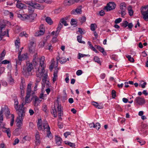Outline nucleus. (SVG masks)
Returning a JSON list of instances; mask_svg holds the SVG:
<instances>
[{"mask_svg":"<svg viewBox=\"0 0 148 148\" xmlns=\"http://www.w3.org/2000/svg\"><path fill=\"white\" fill-rule=\"evenodd\" d=\"M38 60V61H40V65L39 67L38 68L36 72V76L40 78H41L42 76L43 77L42 81H43V83H42V86L43 84H45V85L46 84V85H48L49 81H47V72L45 73V71L44 70V63L45 57L43 56L40 59H38L37 58H36L35 56L34 58V60L36 64H37V62Z\"/></svg>","mask_w":148,"mask_h":148,"instance_id":"f257e3e1","label":"nucleus"},{"mask_svg":"<svg viewBox=\"0 0 148 148\" xmlns=\"http://www.w3.org/2000/svg\"><path fill=\"white\" fill-rule=\"evenodd\" d=\"M34 71L32 64L31 63H27L26 66L23 67L22 73L25 76L32 75V71Z\"/></svg>","mask_w":148,"mask_h":148,"instance_id":"f03ea898","label":"nucleus"},{"mask_svg":"<svg viewBox=\"0 0 148 148\" xmlns=\"http://www.w3.org/2000/svg\"><path fill=\"white\" fill-rule=\"evenodd\" d=\"M57 104H55V109L53 110V114L54 115V117H56L57 116V113H58V116H62L63 115V111L62 107H61L60 104H59L58 103V100H57Z\"/></svg>","mask_w":148,"mask_h":148,"instance_id":"7ed1b4c3","label":"nucleus"},{"mask_svg":"<svg viewBox=\"0 0 148 148\" xmlns=\"http://www.w3.org/2000/svg\"><path fill=\"white\" fill-rule=\"evenodd\" d=\"M24 104L22 103L19 105V109L16 110V112L18 114L17 118L23 119L25 114V111L24 107Z\"/></svg>","mask_w":148,"mask_h":148,"instance_id":"20e7f679","label":"nucleus"},{"mask_svg":"<svg viewBox=\"0 0 148 148\" xmlns=\"http://www.w3.org/2000/svg\"><path fill=\"white\" fill-rule=\"evenodd\" d=\"M44 130L46 129L47 136L50 138H52L51 133L50 131V127L48 125L46 121H45L43 123Z\"/></svg>","mask_w":148,"mask_h":148,"instance_id":"39448f33","label":"nucleus"},{"mask_svg":"<svg viewBox=\"0 0 148 148\" xmlns=\"http://www.w3.org/2000/svg\"><path fill=\"white\" fill-rule=\"evenodd\" d=\"M116 5V4L114 2H110L107 4V5L104 7L103 9L106 11L112 10L115 8Z\"/></svg>","mask_w":148,"mask_h":148,"instance_id":"423d86ee","label":"nucleus"},{"mask_svg":"<svg viewBox=\"0 0 148 148\" xmlns=\"http://www.w3.org/2000/svg\"><path fill=\"white\" fill-rule=\"evenodd\" d=\"M38 5H38V6H37V8L34 7L33 6H28V10L29 13L30 14H33V12H34L35 8L38 9L40 10H43L44 8V7L43 5H40L38 3Z\"/></svg>","mask_w":148,"mask_h":148,"instance_id":"0eeeda50","label":"nucleus"},{"mask_svg":"<svg viewBox=\"0 0 148 148\" xmlns=\"http://www.w3.org/2000/svg\"><path fill=\"white\" fill-rule=\"evenodd\" d=\"M135 103L138 105L142 106L145 103V100L144 99L138 97L136 98L134 100Z\"/></svg>","mask_w":148,"mask_h":148,"instance_id":"6e6552de","label":"nucleus"},{"mask_svg":"<svg viewBox=\"0 0 148 148\" xmlns=\"http://www.w3.org/2000/svg\"><path fill=\"white\" fill-rule=\"evenodd\" d=\"M36 46L34 42H31L29 46V51L30 52L33 53L34 52Z\"/></svg>","mask_w":148,"mask_h":148,"instance_id":"1a4fd4ad","label":"nucleus"},{"mask_svg":"<svg viewBox=\"0 0 148 148\" xmlns=\"http://www.w3.org/2000/svg\"><path fill=\"white\" fill-rule=\"evenodd\" d=\"M58 65L57 64V66H56L54 70L53 73V83H54L55 81L56 80L57 76H58V70L59 69L57 67Z\"/></svg>","mask_w":148,"mask_h":148,"instance_id":"9d476101","label":"nucleus"},{"mask_svg":"<svg viewBox=\"0 0 148 148\" xmlns=\"http://www.w3.org/2000/svg\"><path fill=\"white\" fill-rule=\"evenodd\" d=\"M82 9L80 7L77 8L73 10L71 12L72 14L75 15L76 14H81Z\"/></svg>","mask_w":148,"mask_h":148,"instance_id":"9b49d317","label":"nucleus"},{"mask_svg":"<svg viewBox=\"0 0 148 148\" xmlns=\"http://www.w3.org/2000/svg\"><path fill=\"white\" fill-rule=\"evenodd\" d=\"M56 60L57 64L58 63V61H59L62 64H64L66 62V58L64 57L60 58L59 56L57 57Z\"/></svg>","mask_w":148,"mask_h":148,"instance_id":"f8f14e48","label":"nucleus"},{"mask_svg":"<svg viewBox=\"0 0 148 148\" xmlns=\"http://www.w3.org/2000/svg\"><path fill=\"white\" fill-rule=\"evenodd\" d=\"M46 121V120H45L43 122H44V121ZM42 120L41 119H38V121L37 122V126L38 128V129L40 130H44V127L43 128L42 127Z\"/></svg>","mask_w":148,"mask_h":148,"instance_id":"ddd939ff","label":"nucleus"},{"mask_svg":"<svg viewBox=\"0 0 148 148\" xmlns=\"http://www.w3.org/2000/svg\"><path fill=\"white\" fill-rule=\"evenodd\" d=\"M35 143L36 145H38L40 143V136L39 133L37 131L36 132L35 136Z\"/></svg>","mask_w":148,"mask_h":148,"instance_id":"4468645a","label":"nucleus"},{"mask_svg":"<svg viewBox=\"0 0 148 148\" xmlns=\"http://www.w3.org/2000/svg\"><path fill=\"white\" fill-rule=\"evenodd\" d=\"M37 16V14L36 13H33L32 14H29L28 15V18H27V21L30 22H32L33 20H34L35 18Z\"/></svg>","mask_w":148,"mask_h":148,"instance_id":"2eb2a0df","label":"nucleus"},{"mask_svg":"<svg viewBox=\"0 0 148 148\" xmlns=\"http://www.w3.org/2000/svg\"><path fill=\"white\" fill-rule=\"evenodd\" d=\"M17 14V16L20 18L22 20H27V18H28V15L27 14L22 15L20 14Z\"/></svg>","mask_w":148,"mask_h":148,"instance_id":"dca6fc26","label":"nucleus"},{"mask_svg":"<svg viewBox=\"0 0 148 148\" xmlns=\"http://www.w3.org/2000/svg\"><path fill=\"white\" fill-rule=\"evenodd\" d=\"M45 31L44 29L42 28L41 29L36 32L35 34V36H39L42 35L44 33Z\"/></svg>","mask_w":148,"mask_h":148,"instance_id":"f3484780","label":"nucleus"},{"mask_svg":"<svg viewBox=\"0 0 148 148\" xmlns=\"http://www.w3.org/2000/svg\"><path fill=\"white\" fill-rule=\"evenodd\" d=\"M23 119L17 118L16 120V126L19 128H21V126L22 125V121Z\"/></svg>","mask_w":148,"mask_h":148,"instance_id":"a211bd4d","label":"nucleus"},{"mask_svg":"<svg viewBox=\"0 0 148 148\" xmlns=\"http://www.w3.org/2000/svg\"><path fill=\"white\" fill-rule=\"evenodd\" d=\"M74 2H75L74 0H66L64 4L65 5L69 6L73 4Z\"/></svg>","mask_w":148,"mask_h":148,"instance_id":"6ab92c4d","label":"nucleus"},{"mask_svg":"<svg viewBox=\"0 0 148 148\" xmlns=\"http://www.w3.org/2000/svg\"><path fill=\"white\" fill-rule=\"evenodd\" d=\"M3 112H5V115L7 117L10 114V112L7 106H5L4 108H3Z\"/></svg>","mask_w":148,"mask_h":148,"instance_id":"aec40b11","label":"nucleus"},{"mask_svg":"<svg viewBox=\"0 0 148 148\" xmlns=\"http://www.w3.org/2000/svg\"><path fill=\"white\" fill-rule=\"evenodd\" d=\"M2 131L7 133L8 137L10 138L11 136L10 131L9 128H7L5 127H4L2 130Z\"/></svg>","mask_w":148,"mask_h":148,"instance_id":"412c9836","label":"nucleus"},{"mask_svg":"<svg viewBox=\"0 0 148 148\" xmlns=\"http://www.w3.org/2000/svg\"><path fill=\"white\" fill-rule=\"evenodd\" d=\"M8 31V29L7 30V33L5 31L4 32H3L2 31H0V40H2L3 36L6 35V34H7V36H9Z\"/></svg>","mask_w":148,"mask_h":148,"instance_id":"4be33fe9","label":"nucleus"},{"mask_svg":"<svg viewBox=\"0 0 148 148\" xmlns=\"http://www.w3.org/2000/svg\"><path fill=\"white\" fill-rule=\"evenodd\" d=\"M97 49L100 51L102 53L103 55L105 56L106 55V53L105 52L104 49L103 48L101 47L100 46H97L95 45V46Z\"/></svg>","mask_w":148,"mask_h":148,"instance_id":"5701e85b","label":"nucleus"},{"mask_svg":"<svg viewBox=\"0 0 148 148\" xmlns=\"http://www.w3.org/2000/svg\"><path fill=\"white\" fill-rule=\"evenodd\" d=\"M34 98V100L33 101V105L35 107H37L40 103V101H38V98L37 97L35 96Z\"/></svg>","mask_w":148,"mask_h":148,"instance_id":"b1692460","label":"nucleus"},{"mask_svg":"<svg viewBox=\"0 0 148 148\" xmlns=\"http://www.w3.org/2000/svg\"><path fill=\"white\" fill-rule=\"evenodd\" d=\"M16 6L18 8L20 9H25L26 7L25 4L21 3H18L16 4Z\"/></svg>","mask_w":148,"mask_h":148,"instance_id":"393cba45","label":"nucleus"},{"mask_svg":"<svg viewBox=\"0 0 148 148\" xmlns=\"http://www.w3.org/2000/svg\"><path fill=\"white\" fill-rule=\"evenodd\" d=\"M27 53H25L22 54L21 56L20 57L18 56V59H20L22 60H25L27 59Z\"/></svg>","mask_w":148,"mask_h":148,"instance_id":"a878e982","label":"nucleus"},{"mask_svg":"<svg viewBox=\"0 0 148 148\" xmlns=\"http://www.w3.org/2000/svg\"><path fill=\"white\" fill-rule=\"evenodd\" d=\"M126 4L124 2L120 4V8L121 10H126Z\"/></svg>","mask_w":148,"mask_h":148,"instance_id":"bb28decb","label":"nucleus"},{"mask_svg":"<svg viewBox=\"0 0 148 148\" xmlns=\"http://www.w3.org/2000/svg\"><path fill=\"white\" fill-rule=\"evenodd\" d=\"M32 84H29L27 88V95H30V93H31V86Z\"/></svg>","mask_w":148,"mask_h":148,"instance_id":"cd10ccee","label":"nucleus"},{"mask_svg":"<svg viewBox=\"0 0 148 148\" xmlns=\"http://www.w3.org/2000/svg\"><path fill=\"white\" fill-rule=\"evenodd\" d=\"M26 3L29 6H33L34 7H37V5H38V3H33L32 1H27Z\"/></svg>","mask_w":148,"mask_h":148,"instance_id":"c85d7f7f","label":"nucleus"},{"mask_svg":"<svg viewBox=\"0 0 148 148\" xmlns=\"http://www.w3.org/2000/svg\"><path fill=\"white\" fill-rule=\"evenodd\" d=\"M127 10L129 15L130 16H132L134 13V11L132 10V6L130 5L128 6L127 8Z\"/></svg>","mask_w":148,"mask_h":148,"instance_id":"c756f323","label":"nucleus"},{"mask_svg":"<svg viewBox=\"0 0 148 148\" xmlns=\"http://www.w3.org/2000/svg\"><path fill=\"white\" fill-rule=\"evenodd\" d=\"M56 143L57 145H60L62 143V139L60 137H57L55 138Z\"/></svg>","mask_w":148,"mask_h":148,"instance_id":"7c9ffc66","label":"nucleus"},{"mask_svg":"<svg viewBox=\"0 0 148 148\" xmlns=\"http://www.w3.org/2000/svg\"><path fill=\"white\" fill-rule=\"evenodd\" d=\"M3 112V108H2L0 112V123H2L3 121L2 114Z\"/></svg>","mask_w":148,"mask_h":148,"instance_id":"2f4dec72","label":"nucleus"},{"mask_svg":"<svg viewBox=\"0 0 148 148\" xmlns=\"http://www.w3.org/2000/svg\"><path fill=\"white\" fill-rule=\"evenodd\" d=\"M46 21L50 25H51L53 23V21L51 18L49 17H47L45 18Z\"/></svg>","mask_w":148,"mask_h":148,"instance_id":"473e14b6","label":"nucleus"},{"mask_svg":"<svg viewBox=\"0 0 148 148\" xmlns=\"http://www.w3.org/2000/svg\"><path fill=\"white\" fill-rule=\"evenodd\" d=\"M66 18V19H65L64 18H62L60 19V23L63 24L65 26H66L68 25V24L66 23V20L67 19V18Z\"/></svg>","mask_w":148,"mask_h":148,"instance_id":"72a5a7b5","label":"nucleus"},{"mask_svg":"<svg viewBox=\"0 0 148 148\" xmlns=\"http://www.w3.org/2000/svg\"><path fill=\"white\" fill-rule=\"evenodd\" d=\"M82 38V36L81 35H79L77 36V40L80 43L85 44V42L84 41L81 40Z\"/></svg>","mask_w":148,"mask_h":148,"instance_id":"f704fd0d","label":"nucleus"},{"mask_svg":"<svg viewBox=\"0 0 148 148\" xmlns=\"http://www.w3.org/2000/svg\"><path fill=\"white\" fill-rule=\"evenodd\" d=\"M62 26L63 25L62 24L60 23L59 22L57 28V30L56 31L57 33H57H59L61 28L62 27Z\"/></svg>","mask_w":148,"mask_h":148,"instance_id":"c9c22d12","label":"nucleus"},{"mask_svg":"<svg viewBox=\"0 0 148 148\" xmlns=\"http://www.w3.org/2000/svg\"><path fill=\"white\" fill-rule=\"evenodd\" d=\"M15 45L17 49H18L19 45H20V39L19 38H17L15 41Z\"/></svg>","mask_w":148,"mask_h":148,"instance_id":"e433bc0d","label":"nucleus"},{"mask_svg":"<svg viewBox=\"0 0 148 148\" xmlns=\"http://www.w3.org/2000/svg\"><path fill=\"white\" fill-rule=\"evenodd\" d=\"M51 64L50 65L49 67V70L51 71L52 70V69L53 68V67L54 66L55 61H54V59H53L51 60Z\"/></svg>","mask_w":148,"mask_h":148,"instance_id":"4c0bfd02","label":"nucleus"},{"mask_svg":"<svg viewBox=\"0 0 148 148\" xmlns=\"http://www.w3.org/2000/svg\"><path fill=\"white\" fill-rule=\"evenodd\" d=\"M18 102L17 99L14 100V108L16 110L19 109V106H18Z\"/></svg>","mask_w":148,"mask_h":148,"instance_id":"58836bf2","label":"nucleus"},{"mask_svg":"<svg viewBox=\"0 0 148 148\" xmlns=\"http://www.w3.org/2000/svg\"><path fill=\"white\" fill-rule=\"evenodd\" d=\"M97 27V25L95 23L91 24L90 25V28L91 30L94 31L95 28Z\"/></svg>","mask_w":148,"mask_h":148,"instance_id":"ea45409f","label":"nucleus"},{"mask_svg":"<svg viewBox=\"0 0 148 148\" xmlns=\"http://www.w3.org/2000/svg\"><path fill=\"white\" fill-rule=\"evenodd\" d=\"M126 58L128 59V60L131 62H133L134 61V59L131 57L130 55H126Z\"/></svg>","mask_w":148,"mask_h":148,"instance_id":"a19ab883","label":"nucleus"},{"mask_svg":"<svg viewBox=\"0 0 148 148\" xmlns=\"http://www.w3.org/2000/svg\"><path fill=\"white\" fill-rule=\"evenodd\" d=\"M71 24L72 25H76L77 23V21L76 20L73 18H72L71 19L70 22Z\"/></svg>","mask_w":148,"mask_h":148,"instance_id":"79ce46f5","label":"nucleus"},{"mask_svg":"<svg viewBox=\"0 0 148 148\" xmlns=\"http://www.w3.org/2000/svg\"><path fill=\"white\" fill-rule=\"evenodd\" d=\"M30 96L28 95H27L25 97V104L26 103H28L30 102L31 101L29 99Z\"/></svg>","mask_w":148,"mask_h":148,"instance_id":"37998d69","label":"nucleus"},{"mask_svg":"<svg viewBox=\"0 0 148 148\" xmlns=\"http://www.w3.org/2000/svg\"><path fill=\"white\" fill-rule=\"evenodd\" d=\"M65 143L66 144H67L70 146L71 147H73L75 146V144L74 143H71L67 141H65Z\"/></svg>","mask_w":148,"mask_h":148,"instance_id":"c03bdc74","label":"nucleus"},{"mask_svg":"<svg viewBox=\"0 0 148 148\" xmlns=\"http://www.w3.org/2000/svg\"><path fill=\"white\" fill-rule=\"evenodd\" d=\"M94 60L95 62H97L98 63L101 64V63L99 58L97 56H95L94 58Z\"/></svg>","mask_w":148,"mask_h":148,"instance_id":"a18cd8bd","label":"nucleus"},{"mask_svg":"<svg viewBox=\"0 0 148 148\" xmlns=\"http://www.w3.org/2000/svg\"><path fill=\"white\" fill-rule=\"evenodd\" d=\"M11 117L12 119L11 120L10 122V126H12L14 124V116L13 114H11Z\"/></svg>","mask_w":148,"mask_h":148,"instance_id":"49530a36","label":"nucleus"},{"mask_svg":"<svg viewBox=\"0 0 148 148\" xmlns=\"http://www.w3.org/2000/svg\"><path fill=\"white\" fill-rule=\"evenodd\" d=\"M19 36H20L22 37L23 36H25V37H27L28 36V35L25 32H21L19 34Z\"/></svg>","mask_w":148,"mask_h":148,"instance_id":"de8ad7c7","label":"nucleus"},{"mask_svg":"<svg viewBox=\"0 0 148 148\" xmlns=\"http://www.w3.org/2000/svg\"><path fill=\"white\" fill-rule=\"evenodd\" d=\"M128 23L127 21H124L121 24V25L124 28H125L127 26Z\"/></svg>","mask_w":148,"mask_h":148,"instance_id":"09e8293b","label":"nucleus"},{"mask_svg":"<svg viewBox=\"0 0 148 148\" xmlns=\"http://www.w3.org/2000/svg\"><path fill=\"white\" fill-rule=\"evenodd\" d=\"M86 19V17L85 16H83L80 18L79 19V21L82 24L83 23L85 22Z\"/></svg>","mask_w":148,"mask_h":148,"instance_id":"8fccbe9b","label":"nucleus"},{"mask_svg":"<svg viewBox=\"0 0 148 148\" xmlns=\"http://www.w3.org/2000/svg\"><path fill=\"white\" fill-rule=\"evenodd\" d=\"M22 60L20 59H18V60H16V70L17 71V66L18 65H21Z\"/></svg>","mask_w":148,"mask_h":148,"instance_id":"3c124183","label":"nucleus"},{"mask_svg":"<svg viewBox=\"0 0 148 148\" xmlns=\"http://www.w3.org/2000/svg\"><path fill=\"white\" fill-rule=\"evenodd\" d=\"M115 109L117 110L120 111H122V109L119 105H116L115 106Z\"/></svg>","mask_w":148,"mask_h":148,"instance_id":"603ef678","label":"nucleus"},{"mask_svg":"<svg viewBox=\"0 0 148 148\" xmlns=\"http://www.w3.org/2000/svg\"><path fill=\"white\" fill-rule=\"evenodd\" d=\"M78 55H79V56H78V59H80L81 58L83 57L84 56H90V55H85V54H81V53H79Z\"/></svg>","mask_w":148,"mask_h":148,"instance_id":"864d4df0","label":"nucleus"},{"mask_svg":"<svg viewBox=\"0 0 148 148\" xmlns=\"http://www.w3.org/2000/svg\"><path fill=\"white\" fill-rule=\"evenodd\" d=\"M9 82L10 84H12L14 83V79L11 77H10L9 78Z\"/></svg>","mask_w":148,"mask_h":148,"instance_id":"5fc2aeb1","label":"nucleus"},{"mask_svg":"<svg viewBox=\"0 0 148 148\" xmlns=\"http://www.w3.org/2000/svg\"><path fill=\"white\" fill-rule=\"evenodd\" d=\"M100 124L99 123H96L95 125V126H94V128H96L97 129L99 130L100 128Z\"/></svg>","mask_w":148,"mask_h":148,"instance_id":"6e6d98bb","label":"nucleus"},{"mask_svg":"<svg viewBox=\"0 0 148 148\" xmlns=\"http://www.w3.org/2000/svg\"><path fill=\"white\" fill-rule=\"evenodd\" d=\"M112 97L113 98H115L116 97V92L113 90L112 91Z\"/></svg>","mask_w":148,"mask_h":148,"instance_id":"4d7b16f0","label":"nucleus"},{"mask_svg":"<svg viewBox=\"0 0 148 148\" xmlns=\"http://www.w3.org/2000/svg\"><path fill=\"white\" fill-rule=\"evenodd\" d=\"M136 139L137 140H139L138 142L140 143L141 145H143L145 144V141L141 140H140L138 138H137Z\"/></svg>","mask_w":148,"mask_h":148,"instance_id":"13d9d810","label":"nucleus"},{"mask_svg":"<svg viewBox=\"0 0 148 148\" xmlns=\"http://www.w3.org/2000/svg\"><path fill=\"white\" fill-rule=\"evenodd\" d=\"M111 58L115 61L117 60V56L116 55L113 54L111 56Z\"/></svg>","mask_w":148,"mask_h":148,"instance_id":"bf43d9fd","label":"nucleus"},{"mask_svg":"<svg viewBox=\"0 0 148 148\" xmlns=\"http://www.w3.org/2000/svg\"><path fill=\"white\" fill-rule=\"evenodd\" d=\"M62 10L61 9L59 8L57 9H56L54 10V13L55 14H58L60 13Z\"/></svg>","mask_w":148,"mask_h":148,"instance_id":"052dcab7","label":"nucleus"},{"mask_svg":"<svg viewBox=\"0 0 148 148\" xmlns=\"http://www.w3.org/2000/svg\"><path fill=\"white\" fill-rule=\"evenodd\" d=\"M58 127L60 128H62L63 127V123H62L58 121Z\"/></svg>","mask_w":148,"mask_h":148,"instance_id":"680f3d73","label":"nucleus"},{"mask_svg":"<svg viewBox=\"0 0 148 148\" xmlns=\"http://www.w3.org/2000/svg\"><path fill=\"white\" fill-rule=\"evenodd\" d=\"M122 21V19L121 18H119L115 20L114 22L116 24H117L120 23Z\"/></svg>","mask_w":148,"mask_h":148,"instance_id":"e2e57ef3","label":"nucleus"},{"mask_svg":"<svg viewBox=\"0 0 148 148\" xmlns=\"http://www.w3.org/2000/svg\"><path fill=\"white\" fill-rule=\"evenodd\" d=\"M78 29V32L80 34H84V30L83 29L80 28H79Z\"/></svg>","mask_w":148,"mask_h":148,"instance_id":"0e129e2a","label":"nucleus"},{"mask_svg":"<svg viewBox=\"0 0 148 148\" xmlns=\"http://www.w3.org/2000/svg\"><path fill=\"white\" fill-rule=\"evenodd\" d=\"M10 62L7 60H5L2 61L1 63L0 64V66H1V64H6L9 63Z\"/></svg>","mask_w":148,"mask_h":148,"instance_id":"69168bd1","label":"nucleus"},{"mask_svg":"<svg viewBox=\"0 0 148 148\" xmlns=\"http://www.w3.org/2000/svg\"><path fill=\"white\" fill-rule=\"evenodd\" d=\"M71 133L70 132H66L64 133V135L65 137L66 138L68 136L71 135Z\"/></svg>","mask_w":148,"mask_h":148,"instance_id":"338daca9","label":"nucleus"},{"mask_svg":"<svg viewBox=\"0 0 148 148\" xmlns=\"http://www.w3.org/2000/svg\"><path fill=\"white\" fill-rule=\"evenodd\" d=\"M99 14L101 16H103L105 14V13L104 11L103 10H101L99 12Z\"/></svg>","mask_w":148,"mask_h":148,"instance_id":"774afa93","label":"nucleus"}]
</instances>
